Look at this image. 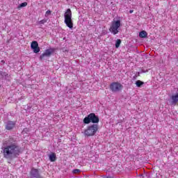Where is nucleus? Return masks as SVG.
I'll return each instance as SVG.
<instances>
[{
  "label": "nucleus",
  "instance_id": "nucleus-18",
  "mask_svg": "<svg viewBox=\"0 0 178 178\" xmlns=\"http://www.w3.org/2000/svg\"><path fill=\"white\" fill-rule=\"evenodd\" d=\"M47 19H42L40 20L38 24H45V23H47Z\"/></svg>",
  "mask_w": 178,
  "mask_h": 178
},
{
  "label": "nucleus",
  "instance_id": "nucleus-20",
  "mask_svg": "<svg viewBox=\"0 0 178 178\" xmlns=\"http://www.w3.org/2000/svg\"><path fill=\"white\" fill-rule=\"evenodd\" d=\"M22 133H29V129L28 128L24 129V130L22 131Z\"/></svg>",
  "mask_w": 178,
  "mask_h": 178
},
{
  "label": "nucleus",
  "instance_id": "nucleus-15",
  "mask_svg": "<svg viewBox=\"0 0 178 178\" xmlns=\"http://www.w3.org/2000/svg\"><path fill=\"white\" fill-rule=\"evenodd\" d=\"M120 44H122V40L120 39H118L115 42V48H119V47H120Z\"/></svg>",
  "mask_w": 178,
  "mask_h": 178
},
{
  "label": "nucleus",
  "instance_id": "nucleus-17",
  "mask_svg": "<svg viewBox=\"0 0 178 178\" xmlns=\"http://www.w3.org/2000/svg\"><path fill=\"white\" fill-rule=\"evenodd\" d=\"M51 13L52 11H51V10H48L47 11H46L44 14L45 17H48V16H49Z\"/></svg>",
  "mask_w": 178,
  "mask_h": 178
},
{
  "label": "nucleus",
  "instance_id": "nucleus-4",
  "mask_svg": "<svg viewBox=\"0 0 178 178\" xmlns=\"http://www.w3.org/2000/svg\"><path fill=\"white\" fill-rule=\"evenodd\" d=\"M84 124H90V123H99V118L95 115L94 113H91L88 116L85 117L83 119Z\"/></svg>",
  "mask_w": 178,
  "mask_h": 178
},
{
  "label": "nucleus",
  "instance_id": "nucleus-6",
  "mask_svg": "<svg viewBox=\"0 0 178 178\" xmlns=\"http://www.w3.org/2000/svg\"><path fill=\"white\" fill-rule=\"evenodd\" d=\"M109 88L112 92H119L123 90V85L119 82H113L110 84Z\"/></svg>",
  "mask_w": 178,
  "mask_h": 178
},
{
  "label": "nucleus",
  "instance_id": "nucleus-9",
  "mask_svg": "<svg viewBox=\"0 0 178 178\" xmlns=\"http://www.w3.org/2000/svg\"><path fill=\"white\" fill-rule=\"evenodd\" d=\"M31 48L33 50L34 54L40 52V47H38V42L33 41L31 44Z\"/></svg>",
  "mask_w": 178,
  "mask_h": 178
},
{
  "label": "nucleus",
  "instance_id": "nucleus-14",
  "mask_svg": "<svg viewBox=\"0 0 178 178\" xmlns=\"http://www.w3.org/2000/svg\"><path fill=\"white\" fill-rule=\"evenodd\" d=\"M26 6H27V2H24L18 6L17 9L20 10L22 8H26Z\"/></svg>",
  "mask_w": 178,
  "mask_h": 178
},
{
  "label": "nucleus",
  "instance_id": "nucleus-11",
  "mask_svg": "<svg viewBox=\"0 0 178 178\" xmlns=\"http://www.w3.org/2000/svg\"><path fill=\"white\" fill-rule=\"evenodd\" d=\"M171 99L172 101V104H177L178 102V93L172 96Z\"/></svg>",
  "mask_w": 178,
  "mask_h": 178
},
{
  "label": "nucleus",
  "instance_id": "nucleus-1",
  "mask_svg": "<svg viewBox=\"0 0 178 178\" xmlns=\"http://www.w3.org/2000/svg\"><path fill=\"white\" fill-rule=\"evenodd\" d=\"M10 138L8 140V145L2 148L1 154L5 159H12V158H17L22 154L20 146L16 143V141L13 140Z\"/></svg>",
  "mask_w": 178,
  "mask_h": 178
},
{
  "label": "nucleus",
  "instance_id": "nucleus-5",
  "mask_svg": "<svg viewBox=\"0 0 178 178\" xmlns=\"http://www.w3.org/2000/svg\"><path fill=\"white\" fill-rule=\"evenodd\" d=\"M122 26L120 20L113 21L111 26H110L109 31L112 33L114 35L119 33V28Z\"/></svg>",
  "mask_w": 178,
  "mask_h": 178
},
{
  "label": "nucleus",
  "instance_id": "nucleus-16",
  "mask_svg": "<svg viewBox=\"0 0 178 178\" xmlns=\"http://www.w3.org/2000/svg\"><path fill=\"white\" fill-rule=\"evenodd\" d=\"M144 84V82L138 80V81H136V85L138 86V87H141V86H143Z\"/></svg>",
  "mask_w": 178,
  "mask_h": 178
},
{
  "label": "nucleus",
  "instance_id": "nucleus-7",
  "mask_svg": "<svg viewBox=\"0 0 178 178\" xmlns=\"http://www.w3.org/2000/svg\"><path fill=\"white\" fill-rule=\"evenodd\" d=\"M55 52V48L47 49L40 56V59H44L45 56L49 57Z\"/></svg>",
  "mask_w": 178,
  "mask_h": 178
},
{
  "label": "nucleus",
  "instance_id": "nucleus-13",
  "mask_svg": "<svg viewBox=\"0 0 178 178\" xmlns=\"http://www.w3.org/2000/svg\"><path fill=\"white\" fill-rule=\"evenodd\" d=\"M147 35H148V33L145 31H143L139 33V37L140 38H146Z\"/></svg>",
  "mask_w": 178,
  "mask_h": 178
},
{
  "label": "nucleus",
  "instance_id": "nucleus-21",
  "mask_svg": "<svg viewBox=\"0 0 178 178\" xmlns=\"http://www.w3.org/2000/svg\"><path fill=\"white\" fill-rule=\"evenodd\" d=\"M134 12V10H129V13H133Z\"/></svg>",
  "mask_w": 178,
  "mask_h": 178
},
{
  "label": "nucleus",
  "instance_id": "nucleus-12",
  "mask_svg": "<svg viewBox=\"0 0 178 178\" xmlns=\"http://www.w3.org/2000/svg\"><path fill=\"white\" fill-rule=\"evenodd\" d=\"M49 158L51 162H55V161H56V154L55 153H51L49 156Z\"/></svg>",
  "mask_w": 178,
  "mask_h": 178
},
{
  "label": "nucleus",
  "instance_id": "nucleus-19",
  "mask_svg": "<svg viewBox=\"0 0 178 178\" xmlns=\"http://www.w3.org/2000/svg\"><path fill=\"white\" fill-rule=\"evenodd\" d=\"M79 172H80V170L79 169H75V170H73L72 171V173L74 174L79 173Z\"/></svg>",
  "mask_w": 178,
  "mask_h": 178
},
{
  "label": "nucleus",
  "instance_id": "nucleus-3",
  "mask_svg": "<svg viewBox=\"0 0 178 178\" xmlns=\"http://www.w3.org/2000/svg\"><path fill=\"white\" fill-rule=\"evenodd\" d=\"M64 22L67 27L73 29V20L72 19V10L67 8L64 14Z\"/></svg>",
  "mask_w": 178,
  "mask_h": 178
},
{
  "label": "nucleus",
  "instance_id": "nucleus-8",
  "mask_svg": "<svg viewBox=\"0 0 178 178\" xmlns=\"http://www.w3.org/2000/svg\"><path fill=\"white\" fill-rule=\"evenodd\" d=\"M30 175L31 178H41V175H40V170L37 168H32L31 170Z\"/></svg>",
  "mask_w": 178,
  "mask_h": 178
},
{
  "label": "nucleus",
  "instance_id": "nucleus-2",
  "mask_svg": "<svg viewBox=\"0 0 178 178\" xmlns=\"http://www.w3.org/2000/svg\"><path fill=\"white\" fill-rule=\"evenodd\" d=\"M98 129H99L98 124H92V125L87 127V128L84 130L83 134L86 137H92L95 134H97Z\"/></svg>",
  "mask_w": 178,
  "mask_h": 178
},
{
  "label": "nucleus",
  "instance_id": "nucleus-10",
  "mask_svg": "<svg viewBox=\"0 0 178 178\" xmlns=\"http://www.w3.org/2000/svg\"><path fill=\"white\" fill-rule=\"evenodd\" d=\"M15 126H16V122L15 121H8L6 124V129L12 130V129L15 128Z\"/></svg>",
  "mask_w": 178,
  "mask_h": 178
}]
</instances>
